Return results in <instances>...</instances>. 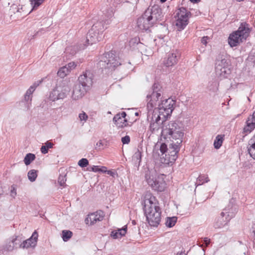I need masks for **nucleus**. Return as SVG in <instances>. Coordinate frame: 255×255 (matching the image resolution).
<instances>
[{
  "label": "nucleus",
  "instance_id": "6e6552de",
  "mask_svg": "<svg viewBox=\"0 0 255 255\" xmlns=\"http://www.w3.org/2000/svg\"><path fill=\"white\" fill-rule=\"evenodd\" d=\"M175 104V101L172 99H162L155 110V113H158V114L162 116L163 118H167L171 114Z\"/></svg>",
  "mask_w": 255,
  "mask_h": 255
},
{
  "label": "nucleus",
  "instance_id": "7ed1b4c3",
  "mask_svg": "<svg viewBox=\"0 0 255 255\" xmlns=\"http://www.w3.org/2000/svg\"><path fill=\"white\" fill-rule=\"evenodd\" d=\"M104 14L105 17L103 19L95 23L89 30L87 36V44H84L82 47V49H84L88 45H92L102 39L103 31L106 28L105 24L106 25L110 24V20L114 15V11L113 9H110L106 12H104Z\"/></svg>",
  "mask_w": 255,
  "mask_h": 255
},
{
  "label": "nucleus",
  "instance_id": "09e8293b",
  "mask_svg": "<svg viewBox=\"0 0 255 255\" xmlns=\"http://www.w3.org/2000/svg\"><path fill=\"white\" fill-rule=\"evenodd\" d=\"M103 145L102 140H99L96 145L95 148L96 149H100Z\"/></svg>",
  "mask_w": 255,
  "mask_h": 255
},
{
  "label": "nucleus",
  "instance_id": "f8f14e48",
  "mask_svg": "<svg viewBox=\"0 0 255 255\" xmlns=\"http://www.w3.org/2000/svg\"><path fill=\"white\" fill-rule=\"evenodd\" d=\"M20 243V238L17 236H13L7 240L4 245L0 247V252L3 254L5 252H11L19 248Z\"/></svg>",
  "mask_w": 255,
  "mask_h": 255
},
{
  "label": "nucleus",
  "instance_id": "f03ea898",
  "mask_svg": "<svg viewBox=\"0 0 255 255\" xmlns=\"http://www.w3.org/2000/svg\"><path fill=\"white\" fill-rule=\"evenodd\" d=\"M142 203L146 221L151 227H157L161 221V210L156 198L150 193L146 194Z\"/></svg>",
  "mask_w": 255,
  "mask_h": 255
},
{
  "label": "nucleus",
  "instance_id": "5701e85b",
  "mask_svg": "<svg viewBox=\"0 0 255 255\" xmlns=\"http://www.w3.org/2000/svg\"><path fill=\"white\" fill-rule=\"evenodd\" d=\"M33 88V87H29L24 95V99L22 101V103L24 105V110H28L31 107L32 94L34 92Z\"/></svg>",
  "mask_w": 255,
  "mask_h": 255
},
{
  "label": "nucleus",
  "instance_id": "ddd939ff",
  "mask_svg": "<svg viewBox=\"0 0 255 255\" xmlns=\"http://www.w3.org/2000/svg\"><path fill=\"white\" fill-rule=\"evenodd\" d=\"M179 57V53L177 51H172L168 53L164 58L163 64L168 70L176 65Z\"/></svg>",
  "mask_w": 255,
  "mask_h": 255
},
{
  "label": "nucleus",
  "instance_id": "de8ad7c7",
  "mask_svg": "<svg viewBox=\"0 0 255 255\" xmlns=\"http://www.w3.org/2000/svg\"><path fill=\"white\" fill-rule=\"evenodd\" d=\"M42 80H39L37 82H35L32 86H31L30 87H33L34 88V91H35L36 88L42 82Z\"/></svg>",
  "mask_w": 255,
  "mask_h": 255
},
{
  "label": "nucleus",
  "instance_id": "ea45409f",
  "mask_svg": "<svg viewBox=\"0 0 255 255\" xmlns=\"http://www.w3.org/2000/svg\"><path fill=\"white\" fill-rule=\"evenodd\" d=\"M78 117L80 121H84V122H85L88 118V115L83 111L79 114Z\"/></svg>",
  "mask_w": 255,
  "mask_h": 255
},
{
  "label": "nucleus",
  "instance_id": "dca6fc26",
  "mask_svg": "<svg viewBox=\"0 0 255 255\" xmlns=\"http://www.w3.org/2000/svg\"><path fill=\"white\" fill-rule=\"evenodd\" d=\"M38 233L35 231L33 233L30 238L28 239L23 241L22 242L20 239V243L19 245V248L22 249H27L30 247L34 248L38 240Z\"/></svg>",
  "mask_w": 255,
  "mask_h": 255
},
{
  "label": "nucleus",
  "instance_id": "6e6d98bb",
  "mask_svg": "<svg viewBox=\"0 0 255 255\" xmlns=\"http://www.w3.org/2000/svg\"><path fill=\"white\" fill-rule=\"evenodd\" d=\"M70 53L72 55H74L76 53V51H72V52H70Z\"/></svg>",
  "mask_w": 255,
  "mask_h": 255
},
{
  "label": "nucleus",
  "instance_id": "37998d69",
  "mask_svg": "<svg viewBox=\"0 0 255 255\" xmlns=\"http://www.w3.org/2000/svg\"><path fill=\"white\" fill-rule=\"evenodd\" d=\"M66 66H67V67H68V69L69 70V71L70 72V71L71 70L74 69L76 67L77 65L74 62H70Z\"/></svg>",
  "mask_w": 255,
  "mask_h": 255
},
{
  "label": "nucleus",
  "instance_id": "aec40b11",
  "mask_svg": "<svg viewBox=\"0 0 255 255\" xmlns=\"http://www.w3.org/2000/svg\"><path fill=\"white\" fill-rule=\"evenodd\" d=\"M255 128V111L250 115L246 122L243 132L246 134L251 133Z\"/></svg>",
  "mask_w": 255,
  "mask_h": 255
},
{
  "label": "nucleus",
  "instance_id": "603ef678",
  "mask_svg": "<svg viewBox=\"0 0 255 255\" xmlns=\"http://www.w3.org/2000/svg\"><path fill=\"white\" fill-rule=\"evenodd\" d=\"M107 171V168L105 166H102L101 168L100 167V172L106 173Z\"/></svg>",
  "mask_w": 255,
  "mask_h": 255
},
{
  "label": "nucleus",
  "instance_id": "a878e982",
  "mask_svg": "<svg viewBox=\"0 0 255 255\" xmlns=\"http://www.w3.org/2000/svg\"><path fill=\"white\" fill-rule=\"evenodd\" d=\"M231 67L230 60L225 56H222L219 57L216 63V67L218 69L220 67Z\"/></svg>",
  "mask_w": 255,
  "mask_h": 255
},
{
  "label": "nucleus",
  "instance_id": "393cba45",
  "mask_svg": "<svg viewBox=\"0 0 255 255\" xmlns=\"http://www.w3.org/2000/svg\"><path fill=\"white\" fill-rule=\"evenodd\" d=\"M238 209L235 205H234L231 202L224 209V211L225 213V215L231 220L233 218L237 213Z\"/></svg>",
  "mask_w": 255,
  "mask_h": 255
},
{
  "label": "nucleus",
  "instance_id": "c85d7f7f",
  "mask_svg": "<svg viewBox=\"0 0 255 255\" xmlns=\"http://www.w3.org/2000/svg\"><path fill=\"white\" fill-rule=\"evenodd\" d=\"M53 143L47 141L44 145H42L40 148L41 152L43 154H46L48 152V149L53 147Z\"/></svg>",
  "mask_w": 255,
  "mask_h": 255
},
{
  "label": "nucleus",
  "instance_id": "8fccbe9b",
  "mask_svg": "<svg viewBox=\"0 0 255 255\" xmlns=\"http://www.w3.org/2000/svg\"><path fill=\"white\" fill-rule=\"evenodd\" d=\"M106 173L108 175H110V176H113V177H115L116 173V172L113 170H107Z\"/></svg>",
  "mask_w": 255,
  "mask_h": 255
},
{
  "label": "nucleus",
  "instance_id": "c03bdc74",
  "mask_svg": "<svg viewBox=\"0 0 255 255\" xmlns=\"http://www.w3.org/2000/svg\"><path fill=\"white\" fill-rule=\"evenodd\" d=\"M130 141V137L128 135H126L122 138V142L123 144H128Z\"/></svg>",
  "mask_w": 255,
  "mask_h": 255
},
{
  "label": "nucleus",
  "instance_id": "412c9836",
  "mask_svg": "<svg viewBox=\"0 0 255 255\" xmlns=\"http://www.w3.org/2000/svg\"><path fill=\"white\" fill-rule=\"evenodd\" d=\"M88 89L79 84L75 85L72 95V99L77 100L81 98L86 93Z\"/></svg>",
  "mask_w": 255,
  "mask_h": 255
},
{
  "label": "nucleus",
  "instance_id": "20e7f679",
  "mask_svg": "<svg viewBox=\"0 0 255 255\" xmlns=\"http://www.w3.org/2000/svg\"><path fill=\"white\" fill-rule=\"evenodd\" d=\"M163 175L158 174L155 168L148 169L145 178L148 184L155 191L162 192L165 188L166 183L163 180Z\"/></svg>",
  "mask_w": 255,
  "mask_h": 255
},
{
  "label": "nucleus",
  "instance_id": "49530a36",
  "mask_svg": "<svg viewBox=\"0 0 255 255\" xmlns=\"http://www.w3.org/2000/svg\"><path fill=\"white\" fill-rule=\"evenodd\" d=\"M88 170L95 172H100V167L99 166H93L90 169H88Z\"/></svg>",
  "mask_w": 255,
  "mask_h": 255
},
{
  "label": "nucleus",
  "instance_id": "39448f33",
  "mask_svg": "<svg viewBox=\"0 0 255 255\" xmlns=\"http://www.w3.org/2000/svg\"><path fill=\"white\" fill-rule=\"evenodd\" d=\"M248 24L242 23L238 30L231 34L228 38V43L231 47L237 46L246 40L250 32Z\"/></svg>",
  "mask_w": 255,
  "mask_h": 255
},
{
  "label": "nucleus",
  "instance_id": "4c0bfd02",
  "mask_svg": "<svg viewBox=\"0 0 255 255\" xmlns=\"http://www.w3.org/2000/svg\"><path fill=\"white\" fill-rule=\"evenodd\" d=\"M66 181V175H60L58 179V182L60 186L64 187Z\"/></svg>",
  "mask_w": 255,
  "mask_h": 255
},
{
  "label": "nucleus",
  "instance_id": "0eeeda50",
  "mask_svg": "<svg viewBox=\"0 0 255 255\" xmlns=\"http://www.w3.org/2000/svg\"><path fill=\"white\" fill-rule=\"evenodd\" d=\"M98 65L102 69L112 70L115 67L121 65V63L119 61V57L116 56L115 52L112 51L104 53L101 57Z\"/></svg>",
  "mask_w": 255,
  "mask_h": 255
},
{
  "label": "nucleus",
  "instance_id": "4d7b16f0",
  "mask_svg": "<svg viewBox=\"0 0 255 255\" xmlns=\"http://www.w3.org/2000/svg\"><path fill=\"white\" fill-rule=\"evenodd\" d=\"M167 0H160V2L161 3H163L164 2H165Z\"/></svg>",
  "mask_w": 255,
  "mask_h": 255
},
{
  "label": "nucleus",
  "instance_id": "79ce46f5",
  "mask_svg": "<svg viewBox=\"0 0 255 255\" xmlns=\"http://www.w3.org/2000/svg\"><path fill=\"white\" fill-rule=\"evenodd\" d=\"M141 152L138 150H137V151L134 154L133 158L134 160H136V161H138L139 162L141 160Z\"/></svg>",
  "mask_w": 255,
  "mask_h": 255
},
{
  "label": "nucleus",
  "instance_id": "4468645a",
  "mask_svg": "<svg viewBox=\"0 0 255 255\" xmlns=\"http://www.w3.org/2000/svg\"><path fill=\"white\" fill-rule=\"evenodd\" d=\"M153 113L154 114L150 123L149 130L152 133H156L159 132L160 129L162 128L161 125L163 126V124L166 121L161 120V116L155 113V111Z\"/></svg>",
  "mask_w": 255,
  "mask_h": 255
},
{
  "label": "nucleus",
  "instance_id": "58836bf2",
  "mask_svg": "<svg viewBox=\"0 0 255 255\" xmlns=\"http://www.w3.org/2000/svg\"><path fill=\"white\" fill-rule=\"evenodd\" d=\"M89 164V161L86 158H82L78 162V165L81 167H85Z\"/></svg>",
  "mask_w": 255,
  "mask_h": 255
},
{
  "label": "nucleus",
  "instance_id": "6ab92c4d",
  "mask_svg": "<svg viewBox=\"0 0 255 255\" xmlns=\"http://www.w3.org/2000/svg\"><path fill=\"white\" fill-rule=\"evenodd\" d=\"M92 74L90 71H86L85 73L80 76L78 78L79 84L89 88L92 85Z\"/></svg>",
  "mask_w": 255,
  "mask_h": 255
},
{
  "label": "nucleus",
  "instance_id": "b1692460",
  "mask_svg": "<svg viewBox=\"0 0 255 255\" xmlns=\"http://www.w3.org/2000/svg\"><path fill=\"white\" fill-rule=\"evenodd\" d=\"M231 67H220L218 69V67H215V72L216 76L220 80L224 78H227L231 74Z\"/></svg>",
  "mask_w": 255,
  "mask_h": 255
},
{
  "label": "nucleus",
  "instance_id": "f3484780",
  "mask_svg": "<svg viewBox=\"0 0 255 255\" xmlns=\"http://www.w3.org/2000/svg\"><path fill=\"white\" fill-rule=\"evenodd\" d=\"M104 216V213L102 211H97L89 214L88 217L85 219V222L87 224L94 225L97 222L103 220Z\"/></svg>",
  "mask_w": 255,
  "mask_h": 255
},
{
  "label": "nucleus",
  "instance_id": "f704fd0d",
  "mask_svg": "<svg viewBox=\"0 0 255 255\" xmlns=\"http://www.w3.org/2000/svg\"><path fill=\"white\" fill-rule=\"evenodd\" d=\"M73 233L69 230H63L62 232V238L64 242L68 241L72 236Z\"/></svg>",
  "mask_w": 255,
  "mask_h": 255
},
{
  "label": "nucleus",
  "instance_id": "c756f323",
  "mask_svg": "<svg viewBox=\"0 0 255 255\" xmlns=\"http://www.w3.org/2000/svg\"><path fill=\"white\" fill-rule=\"evenodd\" d=\"M70 72L67 66L61 67L58 71L57 74L61 78L65 77Z\"/></svg>",
  "mask_w": 255,
  "mask_h": 255
},
{
  "label": "nucleus",
  "instance_id": "e2e57ef3",
  "mask_svg": "<svg viewBox=\"0 0 255 255\" xmlns=\"http://www.w3.org/2000/svg\"><path fill=\"white\" fill-rule=\"evenodd\" d=\"M132 40H134L135 41H136V39H132Z\"/></svg>",
  "mask_w": 255,
  "mask_h": 255
},
{
  "label": "nucleus",
  "instance_id": "a19ab883",
  "mask_svg": "<svg viewBox=\"0 0 255 255\" xmlns=\"http://www.w3.org/2000/svg\"><path fill=\"white\" fill-rule=\"evenodd\" d=\"M203 244L199 245L200 247L203 248V250L204 251V247H207L210 243V239L208 238H204L203 240Z\"/></svg>",
  "mask_w": 255,
  "mask_h": 255
},
{
  "label": "nucleus",
  "instance_id": "423d86ee",
  "mask_svg": "<svg viewBox=\"0 0 255 255\" xmlns=\"http://www.w3.org/2000/svg\"><path fill=\"white\" fill-rule=\"evenodd\" d=\"M162 93L163 91L160 85L155 83L152 86L151 93L146 96L147 108L148 111L152 110L153 108H154V110L156 109V107L163 99Z\"/></svg>",
  "mask_w": 255,
  "mask_h": 255
},
{
  "label": "nucleus",
  "instance_id": "5fc2aeb1",
  "mask_svg": "<svg viewBox=\"0 0 255 255\" xmlns=\"http://www.w3.org/2000/svg\"><path fill=\"white\" fill-rule=\"evenodd\" d=\"M191 2H197L198 0H190Z\"/></svg>",
  "mask_w": 255,
  "mask_h": 255
},
{
  "label": "nucleus",
  "instance_id": "bb28decb",
  "mask_svg": "<svg viewBox=\"0 0 255 255\" xmlns=\"http://www.w3.org/2000/svg\"><path fill=\"white\" fill-rule=\"evenodd\" d=\"M127 227H124L122 229L113 231L111 232V236L114 239H118L125 236L127 233Z\"/></svg>",
  "mask_w": 255,
  "mask_h": 255
},
{
  "label": "nucleus",
  "instance_id": "a211bd4d",
  "mask_svg": "<svg viewBox=\"0 0 255 255\" xmlns=\"http://www.w3.org/2000/svg\"><path fill=\"white\" fill-rule=\"evenodd\" d=\"M127 116L125 112L117 114L113 118V122L118 128H123L128 126L127 120L126 119Z\"/></svg>",
  "mask_w": 255,
  "mask_h": 255
},
{
  "label": "nucleus",
  "instance_id": "72a5a7b5",
  "mask_svg": "<svg viewBox=\"0 0 255 255\" xmlns=\"http://www.w3.org/2000/svg\"><path fill=\"white\" fill-rule=\"evenodd\" d=\"M177 222V218L175 217H167L165 222L166 226L169 228L173 227Z\"/></svg>",
  "mask_w": 255,
  "mask_h": 255
},
{
  "label": "nucleus",
  "instance_id": "473e14b6",
  "mask_svg": "<svg viewBox=\"0 0 255 255\" xmlns=\"http://www.w3.org/2000/svg\"><path fill=\"white\" fill-rule=\"evenodd\" d=\"M27 176L31 182L34 181L37 177V171L34 169L29 170L27 173Z\"/></svg>",
  "mask_w": 255,
  "mask_h": 255
},
{
  "label": "nucleus",
  "instance_id": "a18cd8bd",
  "mask_svg": "<svg viewBox=\"0 0 255 255\" xmlns=\"http://www.w3.org/2000/svg\"><path fill=\"white\" fill-rule=\"evenodd\" d=\"M16 195V190L14 186H11L10 189V195L11 196L14 197Z\"/></svg>",
  "mask_w": 255,
  "mask_h": 255
},
{
  "label": "nucleus",
  "instance_id": "c9c22d12",
  "mask_svg": "<svg viewBox=\"0 0 255 255\" xmlns=\"http://www.w3.org/2000/svg\"><path fill=\"white\" fill-rule=\"evenodd\" d=\"M209 181L208 177L205 175H201L197 178V183L198 185H202L204 183H207Z\"/></svg>",
  "mask_w": 255,
  "mask_h": 255
},
{
  "label": "nucleus",
  "instance_id": "2eb2a0df",
  "mask_svg": "<svg viewBox=\"0 0 255 255\" xmlns=\"http://www.w3.org/2000/svg\"><path fill=\"white\" fill-rule=\"evenodd\" d=\"M146 14H147L144 12V13L137 19V25L140 30H147L154 24Z\"/></svg>",
  "mask_w": 255,
  "mask_h": 255
},
{
  "label": "nucleus",
  "instance_id": "2f4dec72",
  "mask_svg": "<svg viewBox=\"0 0 255 255\" xmlns=\"http://www.w3.org/2000/svg\"><path fill=\"white\" fill-rule=\"evenodd\" d=\"M218 86L219 83L216 80H213L209 82L208 88L210 91L215 92L218 90Z\"/></svg>",
  "mask_w": 255,
  "mask_h": 255
},
{
  "label": "nucleus",
  "instance_id": "9b49d317",
  "mask_svg": "<svg viewBox=\"0 0 255 255\" xmlns=\"http://www.w3.org/2000/svg\"><path fill=\"white\" fill-rule=\"evenodd\" d=\"M145 12L154 24L163 19V14L162 10L158 5H154L148 8Z\"/></svg>",
  "mask_w": 255,
  "mask_h": 255
},
{
  "label": "nucleus",
  "instance_id": "7c9ffc66",
  "mask_svg": "<svg viewBox=\"0 0 255 255\" xmlns=\"http://www.w3.org/2000/svg\"><path fill=\"white\" fill-rule=\"evenodd\" d=\"M35 159V155L33 153H27L24 158V162L25 165H28Z\"/></svg>",
  "mask_w": 255,
  "mask_h": 255
},
{
  "label": "nucleus",
  "instance_id": "bf43d9fd",
  "mask_svg": "<svg viewBox=\"0 0 255 255\" xmlns=\"http://www.w3.org/2000/svg\"><path fill=\"white\" fill-rule=\"evenodd\" d=\"M132 224L133 225H135V221L134 220L132 221Z\"/></svg>",
  "mask_w": 255,
  "mask_h": 255
},
{
  "label": "nucleus",
  "instance_id": "680f3d73",
  "mask_svg": "<svg viewBox=\"0 0 255 255\" xmlns=\"http://www.w3.org/2000/svg\"><path fill=\"white\" fill-rule=\"evenodd\" d=\"M180 255H185V254H180Z\"/></svg>",
  "mask_w": 255,
  "mask_h": 255
},
{
  "label": "nucleus",
  "instance_id": "3c124183",
  "mask_svg": "<svg viewBox=\"0 0 255 255\" xmlns=\"http://www.w3.org/2000/svg\"><path fill=\"white\" fill-rule=\"evenodd\" d=\"M208 39L207 36H204L202 38L201 42L202 44L206 45L207 43V40Z\"/></svg>",
  "mask_w": 255,
  "mask_h": 255
},
{
  "label": "nucleus",
  "instance_id": "cd10ccee",
  "mask_svg": "<svg viewBox=\"0 0 255 255\" xmlns=\"http://www.w3.org/2000/svg\"><path fill=\"white\" fill-rule=\"evenodd\" d=\"M224 135L218 134L216 136L214 142V146L216 149H219L222 146L224 140Z\"/></svg>",
  "mask_w": 255,
  "mask_h": 255
},
{
  "label": "nucleus",
  "instance_id": "e433bc0d",
  "mask_svg": "<svg viewBox=\"0 0 255 255\" xmlns=\"http://www.w3.org/2000/svg\"><path fill=\"white\" fill-rule=\"evenodd\" d=\"M45 0H31V4L33 9H36Z\"/></svg>",
  "mask_w": 255,
  "mask_h": 255
},
{
  "label": "nucleus",
  "instance_id": "9d476101",
  "mask_svg": "<svg viewBox=\"0 0 255 255\" xmlns=\"http://www.w3.org/2000/svg\"><path fill=\"white\" fill-rule=\"evenodd\" d=\"M70 91V87L68 85L58 86L53 89L49 96V99L52 102L65 98Z\"/></svg>",
  "mask_w": 255,
  "mask_h": 255
},
{
  "label": "nucleus",
  "instance_id": "13d9d810",
  "mask_svg": "<svg viewBox=\"0 0 255 255\" xmlns=\"http://www.w3.org/2000/svg\"><path fill=\"white\" fill-rule=\"evenodd\" d=\"M253 234L254 237H255V230L253 231Z\"/></svg>",
  "mask_w": 255,
  "mask_h": 255
},
{
  "label": "nucleus",
  "instance_id": "4be33fe9",
  "mask_svg": "<svg viewBox=\"0 0 255 255\" xmlns=\"http://www.w3.org/2000/svg\"><path fill=\"white\" fill-rule=\"evenodd\" d=\"M230 221V218L225 215V213L222 212L220 215L217 217L214 223V227L216 229H220L228 224Z\"/></svg>",
  "mask_w": 255,
  "mask_h": 255
},
{
  "label": "nucleus",
  "instance_id": "f257e3e1",
  "mask_svg": "<svg viewBox=\"0 0 255 255\" xmlns=\"http://www.w3.org/2000/svg\"><path fill=\"white\" fill-rule=\"evenodd\" d=\"M184 128L178 122H165L162 127L161 135L165 139L172 141L169 148L164 143L160 144L158 155L161 163L169 164L174 163L177 158L180 144L183 141Z\"/></svg>",
  "mask_w": 255,
  "mask_h": 255
},
{
  "label": "nucleus",
  "instance_id": "1a4fd4ad",
  "mask_svg": "<svg viewBox=\"0 0 255 255\" xmlns=\"http://www.w3.org/2000/svg\"><path fill=\"white\" fill-rule=\"evenodd\" d=\"M191 15L190 11L183 7L179 8L176 13V25L178 28V30H182L185 28L188 23V19L189 16Z\"/></svg>",
  "mask_w": 255,
  "mask_h": 255
},
{
  "label": "nucleus",
  "instance_id": "864d4df0",
  "mask_svg": "<svg viewBox=\"0 0 255 255\" xmlns=\"http://www.w3.org/2000/svg\"><path fill=\"white\" fill-rule=\"evenodd\" d=\"M71 50V48L70 47H67L66 49V53H68V52H70L69 51Z\"/></svg>",
  "mask_w": 255,
  "mask_h": 255
},
{
  "label": "nucleus",
  "instance_id": "052dcab7",
  "mask_svg": "<svg viewBox=\"0 0 255 255\" xmlns=\"http://www.w3.org/2000/svg\"><path fill=\"white\" fill-rule=\"evenodd\" d=\"M135 116H137L138 115V113H135Z\"/></svg>",
  "mask_w": 255,
  "mask_h": 255
}]
</instances>
